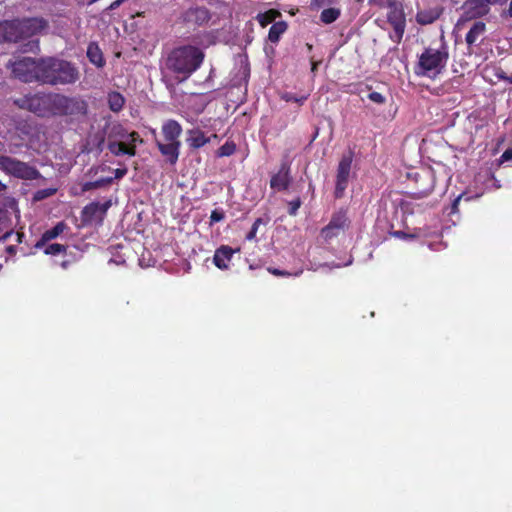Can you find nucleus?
I'll return each instance as SVG.
<instances>
[{"mask_svg": "<svg viewBox=\"0 0 512 512\" xmlns=\"http://www.w3.org/2000/svg\"><path fill=\"white\" fill-rule=\"evenodd\" d=\"M25 46H26V48L24 49V51L39 50V41L38 40L30 41Z\"/></svg>", "mask_w": 512, "mask_h": 512, "instance_id": "40", "label": "nucleus"}, {"mask_svg": "<svg viewBox=\"0 0 512 512\" xmlns=\"http://www.w3.org/2000/svg\"><path fill=\"white\" fill-rule=\"evenodd\" d=\"M340 16V10L337 8H327L321 12L320 19L325 24H331Z\"/></svg>", "mask_w": 512, "mask_h": 512, "instance_id": "28", "label": "nucleus"}, {"mask_svg": "<svg viewBox=\"0 0 512 512\" xmlns=\"http://www.w3.org/2000/svg\"><path fill=\"white\" fill-rule=\"evenodd\" d=\"M333 267L339 268V267H341V265L340 264H335V265H333Z\"/></svg>", "mask_w": 512, "mask_h": 512, "instance_id": "59", "label": "nucleus"}, {"mask_svg": "<svg viewBox=\"0 0 512 512\" xmlns=\"http://www.w3.org/2000/svg\"><path fill=\"white\" fill-rule=\"evenodd\" d=\"M66 265H67V262H63V263H62V266H63V267H66Z\"/></svg>", "mask_w": 512, "mask_h": 512, "instance_id": "60", "label": "nucleus"}, {"mask_svg": "<svg viewBox=\"0 0 512 512\" xmlns=\"http://www.w3.org/2000/svg\"><path fill=\"white\" fill-rule=\"evenodd\" d=\"M236 250L227 245H222L215 250L213 256V263L221 270H226L229 267L233 254Z\"/></svg>", "mask_w": 512, "mask_h": 512, "instance_id": "17", "label": "nucleus"}, {"mask_svg": "<svg viewBox=\"0 0 512 512\" xmlns=\"http://www.w3.org/2000/svg\"><path fill=\"white\" fill-rule=\"evenodd\" d=\"M432 190H433V185L428 190L420 192L419 195H420V197H424V196L428 195Z\"/></svg>", "mask_w": 512, "mask_h": 512, "instance_id": "52", "label": "nucleus"}, {"mask_svg": "<svg viewBox=\"0 0 512 512\" xmlns=\"http://www.w3.org/2000/svg\"><path fill=\"white\" fill-rule=\"evenodd\" d=\"M116 131V136L122 140L123 142H125V144L127 145V147H131V146H134L135 147V144L136 142H142L139 134L137 132H127L125 131L121 126H117L114 128Z\"/></svg>", "mask_w": 512, "mask_h": 512, "instance_id": "25", "label": "nucleus"}, {"mask_svg": "<svg viewBox=\"0 0 512 512\" xmlns=\"http://www.w3.org/2000/svg\"><path fill=\"white\" fill-rule=\"evenodd\" d=\"M236 151V145L233 142L224 143L218 150L217 156L226 157L231 156Z\"/></svg>", "mask_w": 512, "mask_h": 512, "instance_id": "31", "label": "nucleus"}, {"mask_svg": "<svg viewBox=\"0 0 512 512\" xmlns=\"http://www.w3.org/2000/svg\"><path fill=\"white\" fill-rule=\"evenodd\" d=\"M353 162V153L351 151L344 154L338 164L335 186V197L341 198L348 186L351 166Z\"/></svg>", "mask_w": 512, "mask_h": 512, "instance_id": "11", "label": "nucleus"}, {"mask_svg": "<svg viewBox=\"0 0 512 512\" xmlns=\"http://www.w3.org/2000/svg\"><path fill=\"white\" fill-rule=\"evenodd\" d=\"M162 133L168 142H180L179 137L182 133V126L176 120H167L162 125Z\"/></svg>", "mask_w": 512, "mask_h": 512, "instance_id": "20", "label": "nucleus"}, {"mask_svg": "<svg viewBox=\"0 0 512 512\" xmlns=\"http://www.w3.org/2000/svg\"><path fill=\"white\" fill-rule=\"evenodd\" d=\"M57 192V188H45L37 190L33 195V201L39 202L53 196Z\"/></svg>", "mask_w": 512, "mask_h": 512, "instance_id": "30", "label": "nucleus"}, {"mask_svg": "<svg viewBox=\"0 0 512 512\" xmlns=\"http://www.w3.org/2000/svg\"><path fill=\"white\" fill-rule=\"evenodd\" d=\"M287 30V24L286 22L284 21H279V22H276L274 23L270 29H269V33H268V39L272 42V43H276L279 41L280 37L282 36V34Z\"/></svg>", "mask_w": 512, "mask_h": 512, "instance_id": "26", "label": "nucleus"}, {"mask_svg": "<svg viewBox=\"0 0 512 512\" xmlns=\"http://www.w3.org/2000/svg\"><path fill=\"white\" fill-rule=\"evenodd\" d=\"M40 67V58L23 57L16 61H9L7 68L11 69L12 74L25 83L38 82V68Z\"/></svg>", "mask_w": 512, "mask_h": 512, "instance_id": "7", "label": "nucleus"}, {"mask_svg": "<svg viewBox=\"0 0 512 512\" xmlns=\"http://www.w3.org/2000/svg\"><path fill=\"white\" fill-rule=\"evenodd\" d=\"M209 19V11L204 7H191L182 14L183 22L190 26H202Z\"/></svg>", "mask_w": 512, "mask_h": 512, "instance_id": "13", "label": "nucleus"}, {"mask_svg": "<svg viewBox=\"0 0 512 512\" xmlns=\"http://www.w3.org/2000/svg\"><path fill=\"white\" fill-rule=\"evenodd\" d=\"M87 57L89 61L98 68H102L105 65L103 53L99 48L98 44L91 42L87 47Z\"/></svg>", "mask_w": 512, "mask_h": 512, "instance_id": "24", "label": "nucleus"}, {"mask_svg": "<svg viewBox=\"0 0 512 512\" xmlns=\"http://www.w3.org/2000/svg\"><path fill=\"white\" fill-rule=\"evenodd\" d=\"M301 273L302 271H297L296 273H294V276H299Z\"/></svg>", "mask_w": 512, "mask_h": 512, "instance_id": "57", "label": "nucleus"}, {"mask_svg": "<svg viewBox=\"0 0 512 512\" xmlns=\"http://www.w3.org/2000/svg\"><path fill=\"white\" fill-rule=\"evenodd\" d=\"M112 181H113V178L108 177V178L98 179V180L94 181V183H95L96 188L98 189V188H101V187H103L105 185L111 184Z\"/></svg>", "mask_w": 512, "mask_h": 512, "instance_id": "39", "label": "nucleus"}, {"mask_svg": "<svg viewBox=\"0 0 512 512\" xmlns=\"http://www.w3.org/2000/svg\"><path fill=\"white\" fill-rule=\"evenodd\" d=\"M505 14L512 18V0L510 1V3H509V8H508V10L505 12Z\"/></svg>", "mask_w": 512, "mask_h": 512, "instance_id": "53", "label": "nucleus"}, {"mask_svg": "<svg viewBox=\"0 0 512 512\" xmlns=\"http://www.w3.org/2000/svg\"><path fill=\"white\" fill-rule=\"evenodd\" d=\"M68 228L67 224L63 221L58 222L53 228L46 230L39 241L35 244V248L39 249L45 246V244L59 235H61Z\"/></svg>", "mask_w": 512, "mask_h": 512, "instance_id": "22", "label": "nucleus"}, {"mask_svg": "<svg viewBox=\"0 0 512 512\" xmlns=\"http://www.w3.org/2000/svg\"><path fill=\"white\" fill-rule=\"evenodd\" d=\"M508 82L512 83V75L508 78Z\"/></svg>", "mask_w": 512, "mask_h": 512, "instance_id": "58", "label": "nucleus"}, {"mask_svg": "<svg viewBox=\"0 0 512 512\" xmlns=\"http://www.w3.org/2000/svg\"><path fill=\"white\" fill-rule=\"evenodd\" d=\"M511 160H512V146L503 152L499 161H500V163H504V162H508Z\"/></svg>", "mask_w": 512, "mask_h": 512, "instance_id": "38", "label": "nucleus"}, {"mask_svg": "<svg viewBox=\"0 0 512 512\" xmlns=\"http://www.w3.org/2000/svg\"><path fill=\"white\" fill-rule=\"evenodd\" d=\"M291 181L290 165L287 162H282L278 172L271 177L270 187L277 191H284L288 189Z\"/></svg>", "mask_w": 512, "mask_h": 512, "instance_id": "14", "label": "nucleus"}, {"mask_svg": "<svg viewBox=\"0 0 512 512\" xmlns=\"http://www.w3.org/2000/svg\"><path fill=\"white\" fill-rule=\"evenodd\" d=\"M211 137H207L204 132L198 128L187 131V143L192 149H199L209 143Z\"/></svg>", "mask_w": 512, "mask_h": 512, "instance_id": "21", "label": "nucleus"}, {"mask_svg": "<svg viewBox=\"0 0 512 512\" xmlns=\"http://www.w3.org/2000/svg\"><path fill=\"white\" fill-rule=\"evenodd\" d=\"M487 31L486 24L483 21H475L465 36V42L468 47L479 45Z\"/></svg>", "mask_w": 512, "mask_h": 512, "instance_id": "16", "label": "nucleus"}, {"mask_svg": "<svg viewBox=\"0 0 512 512\" xmlns=\"http://www.w3.org/2000/svg\"><path fill=\"white\" fill-rule=\"evenodd\" d=\"M481 194H476L475 196H468L466 193H461L455 200L452 202L451 205V213H455L458 211V205L462 199L465 201H469L473 198H479Z\"/></svg>", "mask_w": 512, "mask_h": 512, "instance_id": "32", "label": "nucleus"}, {"mask_svg": "<svg viewBox=\"0 0 512 512\" xmlns=\"http://www.w3.org/2000/svg\"><path fill=\"white\" fill-rule=\"evenodd\" d=\"M268 271L270 273H272L273 275H276V276H288V275H291L289 272L287 271H284V270H279V269H276V268H269Z\"/></svg>", "mask_w": 512, "mask_h": 512, "instance_id": "42", "label": "nucleus"}, {"mask_svg": "<svg viewBox=\"0 0 512 512\" xmlns=\"http://www.w3.org/2000/svg\"><path fill=\"white\" fill-rule=\"evenodd\" d=\"M56 116H85L88 111L87 102L80 96H66L57 93Z\"/></svg>", "mask_w": 512, "mask_h": 512, "instance_id": "8", "label": "nucleus"}, {"mask_svg": "<svg viewBox=\"0 0 512 512\" xmlns=\"http://www.w3.org/2000/svg\"><path fill=\"white\" fill-rule=\"evenodd\" d=\"M204 57V52L196 46L176 47L164 59L161 67L163 77L171 75L176 82H184L200 68Z\"/></svg>", "mask_w": 512, "mask_h": 512, "instance_id": "1", "label": "nucleus"}, {"mask_svg": "<svg viewBox=\"0 0 512 512\" xmlns=\"http://www.w3.org/2000/svg\"><path fill=\"white\" fill-rule=\"evenodd\" d=\"M302 202L301 199L298 197L288 203L289 209L288 213L292 216H295L298 212V209L300 208Z\"/></svg>", "mask_w": 512, "mask_h": 512, "instance_id": "36", "label": "nucleus"}, {"mask_svg": "<svg viewBox=\"0 0 512 512\" xmlns=\"http://www.w3.org/2000/svg\"><path fill=\"white\" fill-rule=\"evenodd\" d=\"M487 6L490 8L491 5H504L508 0H484Z\"/></svg>", "mask_w": 512, "mask_h": 512, "instance_id": "47", "label": "nucleus"}, {"mask_svg": "<svg viewBox=\"0 0 512 512\" xmlns=\"http://www.w3.org/2000/svg\"><path fill=\"white\" fill-rule=\"evenodd\" d=\"M125 0H115L114 2H112L109 7L107 8V10H115L117 9L118 7H120V5L124 2Z\"/></svg>", "mask_w": 512, "mask_h": 512, "instance_id": "48", "label": "nucleus"}, {"mask_svg": "<svg viewBox=\"0 0 512 512\" xmlns=\"http://www.w3.org/2000/svg\"><path fill=\"white\" fill-rule=\"evenodd\" d=\"M2 205H3V207H4L6 212H8V213L10 212V213L15 214V216L17 218L20 217V211H19V208H18V203H17V200L14 197H11V196L4 197Z\"/></svg>", "mask_w": 512, "mask_h": 512, "instance_id": "29", "label": "nucleus"}, {"mask_svg": "<svg viewBox=\"0 0 512 512\" xmlns=\"http://www.w3.org/2000/svg\"><path fill=\"white\" fill-rule=\"evenodd\" d=\"M180 146V142H168L166 144L157 142L159 151L171 165L176 164L178 161Z\"/></svg>", "mask_w": 512, "mask_h": 512, "instance_id": "19", "label": "nucleus"}, {"mask_svg": "<svg viewBox=\"0 0 512 512\" xmlns=\"http://www.w3.org/2000/svg\"><path fill=\"white\" fill-rule=\"evenodd\" d=\"M13 234H14V233H13V231H8V232H6L4 235H2V236L0 237V242H5V241H7V240L9 239V237H11Z\"/></svg>", "mask_w": 512, "mask_h": 512, "instance_id": "50", "label": "nucleus"}, {"mask_svg": "<svg viewBox=\"0 0 512 512\" xmlns=\"http://www.w3.org/2000/svg\"><path fill=\"white\" fill-rule=\"evenodd\" d=\"M284 99H285L286 101H293V102H296V103L302 104V103L306 100V97H300V98H298V97H296V96H294V95H292V94H286V95L284 96Z\"/></svg>", "mask_w": 512, "mask_h": 512, "instance_id": "41", "label": "nucleus"}, {"mask_svg": "<svg viewBox=\"0 0 512 512\" xmlns=\"http://www.w3.org/2000/svg\"><path fill=\"white\" fill-rule=\"evenodd\" d=\"M80 79L77 66L58 57L40 58L38 83L49 86L73 85Z\"/></svg>", "mask_w": 512, "mask_h": 512, "instance_id": "2", "label": "nucleus"}, {"mask_svg": "<svg viewBox=\"0 0 512 512\" xmlns=\"http://www.w3.org/2000/svg\"><path fill=\"white\" fill-rule=\"evenodd\" d=\"M107 147H108L109 151L115 156L128 155V156L132 157V156L136 155V147H134V146L127 147L125 142H123L120 139H119V141L109 140Z\"/></svg>", "mask_w": 512, "mask_h": 512, "instance_id": "23", "label": "nucleus"}, {"mask_svg": "<svg viewBox=\"0 0 512 512\" xmlns=\"http://www.w3.org/2000/svg\"><path fill=\"white\" fill-rule=\"evenodd\" d=\"M57 93H36L15 100V104L39 117L56 116Z\"/></svg>", "mask_w": 512, "mask_h": 512, "instance_id": "5", "label": "nucleus"}, {"mask_svg": "<svg viewBox=\"0 0 512 512\" xmlns=\"http://www.w3.org/2000/svg\"><path fill=\"white\" fill-rule=\"evenodd\" d=\"M368 98L372 102L377 103V104H383L385 102V97L381 93L375 92V91L369 93Z\"/></svg>", "mask_w": 512, "mask_h": 512, "instance_id": "37", "label": "nucleus"}, {"mask_svg": "<svg viewBox=\"0 0 512 512\" xmlns=\"http://www.w3.org/2000/svg\"><path fill=\"white\" fill-rule=\"evenodd\" d=\"M225 218V213L221 209H214L210 215V225L218 223Z\"/></svg>", "mask_w": 512, "mask_h": 512, "instance_id": "35", "label": "nucleus"}, {"mask_svg": "<svg viewBox=\"0 0 512 512\" xmlns=\"http://www.w3.org/2000/svg\"><path fill=\"white\" fill-rule=\"evenodd\" d=\"M7 189V185L0 181V192H3Z\"/></svg>", "mask_w": 512, "mask_h": 512, "instance_id": "54", "label": "nucleus"}, {"mask_svg": "<svg viewBox=\"0 0 512 512\" xmlns=\"http://www.w3.org/2000/svg\"><path fill=\"white\" fill-rule=\"evenodd\" d=\"M336 0H314V3L319 7H324L335 3Z\"/></svg>", "mask_w": 512, "mask_h": 512, "instance_id": "45", "label": "nucleus"}, {"mask_svg": "<svg viewBox=\"0 0 512 512\" xmlns=\"http://www.w3.org/2000/svg\"><path fill=\"white\" fill-rule=\"evenodd\" d=\"M23 238H24V233H22V232H17L16 233V242L17 243H22Z\"/></svg>", "mask_w": 512, "mask_h": 512, "instance_id": "51", "label": "nucleus"}, {"mask_svg": "<svg viewBox=\"0 0 512 512\" xmlns=\"http://www.w3.org/2000/svg\"><path fill=\"white\" fill-rule=\"evenodd\" d=\"M388 8L387 20L393 27V32L390 34V38L395 43L399 44L403 38L406 28V18L403 6L396 0H388Z\"/></svg>", "mask_w": 512, "mask_h": 512, "instance_id": "9", "label": "nucleus"}, {"mask_svg": "<svg viewBox=\"0 0 512 512\" xmlns=\"http://www.w3.org/2000/svg\"><path fill=\"white\" fill-rule=\"evenodd\" d=\"M16 251H17V250H16V246H14V245H9V246H7V247H6V252H7V254H9V255H11V256H12V255H15V254H16Z\"/></svg>", "mask_w": 512, "mask_h": 512, "instance_id": "49", "label": "nucleus"}, {"mask_svg": "<svg viewBox=\"0 0 512 512\" xmlns=\"http://www.w3.org/2000/svg\"><path fill=\"white\" fill-rule=\"evenodd\" d=\"M351 263H352V259H349V261H348V262H346V263L344 264V266H348V265H350Z\"/></svg>", "mask_w": 512, "mask_h": 512, "instance_id": "56", "label": "nucleus"}, {"mask_svg": "<svg viewBox=\"0 0 512 512\" xmlns=\"http://www.w3.org/2000/svg\"><path fill=\"white\" fill-rule=\"evenodd\" d=\"M111 206L110 201L104 203L92 202L86 205L82 210V216L85 221H93L97 218H101Z\"/></svg>", "mask_w": 512, "mask_h": 512, "instance_id": "15", "label": "nucleus"}, {"mask_svg": "<svg viewBox=\"0 0 512 512\" xmlns=\"http://www.w3.org/2000/svg\"><path fill=\"white\" fill-rule=\"evenodd\" d=\"M395 235H396L397 237H402V236H404V233H403V232H401V231H397V232H395Z\"/></svg>", "mask_w": 512, "mask_h": 512, "instance_id": "55", "label": "nucleus"}, {"mask_svg": "<svg viewBox=\"0 0 512 512\" xmlns=\"http://www.w3.org/2000/svg\"><path fill=\"white\" fill-rule=\"evenodd\" d=\"M444 9L441 6H435L418 11L416 14V21L420 25H429L434 23L440 18Z\"/></svg>", "mask_w": 512, "mask_h": 512, "instance_id": "18", "label": "nucleus"}, {"mask_svg": "<svg viewBox=\"0 0 512 512\" xmlns=\"http://www.w3.org/2000/svg\"><path fill=\"white\" fill-rule=\"evenodd\" d=\"M126 174H127V169L126 168H123V169L118 168V169H115V171H114L115 179H121Z\"/></svg>", "mask_w": 512, "mask_h": 512, "instance_id": "46", "label": "nucleus"}, {"mask_svg": "<svg viewBox=\"0 0 512 512\" xmlns=\"http://www.w3.org/2000/svg\"><path fill=\"white\" fill-rule=\"evenodd\" d=\"M0 170L8 176L25 181L43 178L36 167L7 155H0Z\"/></svg>", "mask_w": 512, "mask_h": 512, "instance_id": "6", "label": "nucleus"}, {"mask_svg": "<svg viewBox=\"0 0 512 512\" xmlns=\"http://www.w3.org/2000/svg\"><path fill=\"white\" fill-rule=\"evenodd\" d=\"M449 58L448 48L442 44L439 49L426 48L415 66L418 76L436 77L444 70Z\"/></svg>", "mask_w": 512, "mask_h": 512, "instance_id": "4", "label": "nucleus"}, {"mask_svg": "<svg viewBox=\"0 0 512 512\" xmlns=\"http://www.w3.org/2000/svg\"><path fill=\"white\" fill-rule=\"evenodd\" d=\"M462 13L458 19L457 26L466 22L480 19L490 12L484 0H465L461 6Z\"/></svg>", "mask_w": 512, "mask_h": 512, "instance_id": "10", "label": "nucleus"}, {"mask_svg": "<svg viewBox=\"0 0 512 512\" xmlns=\"http://www.w3.org/2000/svg\"><path fill=\"white\" fill-rule=\"evenodd\" d=\"M261 224H265V222L263 221L262 218H257L254 221V223H253L249 233L246 235V240L252 241V240H254L256 238V234H257L258 228H259V226Z\"/></svg>", "mask_w": 512, "mask_h": 512, "instance_id": "34", "label": "nucleus"}, {"mask_svg": "<svg viewBox=\"0 0 512 512\" xmlns=\"http://www.w3.org/2000/svg\"><path fill=\"white\" fill-rule=\"evenodd\" d=\"M348 226V218L346 212L338 211L333 214L330 222L321 230V236L329 241L337 237Z\"/></svg>", "mask_w": 512, "mask_h": 512, "instance_id": "12", "label": "nucleus"}, {"mask_svg": "<svg viewBox=\"0 0 512 512\" xmlns=\"http://www.w3.org/2000/svg\"><path fill=\"white\" fill-rule=\"evenodd\" d=\"M124 104L125 99L119 92L113 91L108 94V106L111 111L119 112Z\"/></svg>", "mask_w": 512, "mask_h": 512, "instance_id": "27", "label": "nucleus"}, {"mask_svg": "<svg viewBox=\"0 0 512 512\" xmlns=\"http://www.w3.org/2000/svg\"><path fill=\"white\" fill-rule=\"evenodd\" d=\"M81 189H82V192H87V191H90V190H93V189H97V188L95 186L94 181H90V182H85L82 185Z\"/></svg>", "mask_w": 512, "mask_h": 512, "instance_id": "43", "label": "nucleus"}, {"mask_svg": "<svg viewBox=\"0 0 512 512\" xmlns=\"http://www.w3.org/2000/svg\"><path fill=\"white\" fill-rule=\"evenodd\" d=\"M257 19L262 26L267 25L271 21V19H269L266 14L262 13L258 14Z\"/></svg>", "mask_w": 512, "mask_h": 512, "instance_id": "44", "label": "nucleus"}, {"mask_svg": "<svg viewBox=\"0 0 512 512\" xmlns=\"http://www.w3.org/2000/svg\"><path fill=\"white\" fill-rule=\"evenodd\" d=\"M48 27V21L42 17L5 20L0 22V41L17 43L45 32Z\"/></svg>", "mask_w": 512, "mask_h": 512, "instance_id": "3", "label": "nucleus"}, {"mask_svg": "<svg viewBox=\"0 0 512 512\" xmlns=\"http://www.w3.org/2000/svg\"><path fill=\"white\" fill-rule=\"evenodd\" d=\"M65 251H66V247L64 245L58 244V243L50 244L44 250L45 254H47V255H57V254H61V253L65 252Z\"/></svg>", "mask_w": 512, "mask_h": 512, "instance_id": "33", "label": "nucleus"}]
</instances>
